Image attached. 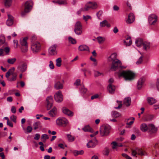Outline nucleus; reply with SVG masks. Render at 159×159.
Segmentation results:
<instances>
[{"label":"nucleus","mask_w":159,"mask_h":159,"mask_svg":"<svg viewBox=\"0 0 159 159\" xmlns=\"http://www.w3.org/2000/svg\"><path fill=\"white\" fill-rule=\"evenodd\" d=\"M122 156L126 158V159H132L130 157L125 153H123L122 154Z\"/></svg>","instance_id":"obj_57"},{"label":"nucleus","mask_w":159,"mask_h":159,"mask_svg":"<svg viewBox=\"0 0 159 159\" xmlns=\"http://www.w3.org/2000/svg\"><path fill=\"white\" fill-rule=\"evenodd\" d=\"M82 129L85 132H90L91 133L93 132V129L89 125L85 126Z\"/></svg>","instance_id":"obj_31"},{"label":"nucleus","mask_w":159,"mask_h":159,"mask_svg":"<svg viewBox=\"0 0 159 159\" xmlns=\"http://www.w3.org/2000/svg\"><path fill=\"white\" fill-rule=\"evenodd\" d=\"M134 19L135 18L134 14L133 13H130L128 16V19L126 20V23L131 24L134 21Z\"/></svg>","instance_id":"obj_17"},{"label":"nucleus","mask_w":159,"mask_h":159,"mask_svg":"<svg viewBox=\"0 0 159 159\" xmlns=\"http://www.w3.org/2000/svg\"><path fill=\"white\" fill-rule=\"evenodd\" d=\"M40 125V122H37L34 123V129L36 130L39 128V126Z\"/></svg>","instance_id":"obj_48"},{"label":"nucleus","mask_w":159,"mask_h":159,"mask_svg":"<svg viewBox=\"0 0 159 159\" xmlns=\"http://www.w3.org/2000/svg\"><path fill=\"white\" fill-rule=\"evenodd\" d=\"M145 79L143 78H140L139 79L137 83V88L138 89H141L144 83Z\"/></svg>","instance_id":"obj_15"},{"label":"nucleus","mask_w":159,"mask_h":159,"mask_svg":"<svg viewBox=\"0 0 159 159\" xmlns=\"http://www.w3.org/2000/svg\"><path fill=\"white\" fill-rule=\"evenodd\" d=\"M121 63L120 60L118 59L116 60L113 62H112L111 69L113 70H115L119 67L122 68H125L126 67L121 66Z\"/></svg>","instance_id":"obj_7"},{"label":"nucleus","mask_w":159,"mask_h":159,"mask_svg":"<svg viewBox=\"0 0 159 159\" xmlns=\"http://www.w3.org/2000/svg\"><path fill=\"white\" fill-rule=\"evenodd\" d=\"M57 45H53L50 47L49 49V53L51 55H54L57 54L56 48Z\"/></svg>","instance_id":"obj_14"},{"label":"nucleus","mask_w":159,"mask_h":159,"mask_svg":"<svg viewBox=\"0 0 159 159\" xmlns=\"http://www.w3.org/2000/svg\"><path fill=\"white\" fill-rule=\"evenodd\" d=\"M75 33L78 35H81L82 33V25L80 21H77L76 23L74 29Z\"/></svg>","instance_id":"obj_8"},{"label":"nucleus","mask_w":159,"mask_h":159,"mask_svg":"<svg viewBox=\"0 0 159 159\" xmlns=\"http://www.w3.org/2000/svg\"><path fill=\"white\" fill-rule=\"evenodd\" d=\"M102 13V12L101 11H99L97 13L96 15L98 18H99L101 16Z\"/></svg>","instance_id":"obj_60"},{"label":"nucleus","mask_w":159,"mask_h":159,"mask_svg":"<svg viewBox=\"0 0 159 159\" xmlns=\"http://www.w3.org/2000/svg\"><path fill=\"white\" fill-rule=\"evenodd\" d=\"M40 137V135L39 134H36L35 135L34 139L36 140H38L39 139Z\"/></svg>","instance_id":"obj_58"},{"label":"nucleus","mask_w":159,"mask_h":159,"mask_svg":"<svg viewBox=\"0 0 159 159\" xmlns=\"http://www.w3.org/2000/svg\"><path fill=\"white\" fill-rule=\"evenodd\" d=\"M143 43L142 40L141 39H138L136 40L135 43L137 47L141 46Z\"/></svg>","instance_id":"obj_34"},{"label":"nucleus","mask_w":159,"mask_h":159,"mask_svg":"<svg viewBox=\"0 0 159 159\" xmlns=\"http://www.w3.org/2000/svg\"><path fill=\"white\" fill-rule=\"evenodd\" d=\"M28 39V37H25L22 39H21L20 40V43L21 45L23 46H24L25 48V50H22V51L24 52H26L27 50L28 43L27 40Z\"/></svg>","instance_id":"obj_12"},{"label":"nucleus","mask_w":159,"mask_h":159,"mask_svg":"<svg viewBox=\"0 0 159 159\" xmlns=\"http://www.w3.org/2000/svg\"><path fill=\"white\" fill-rule=\"evenodd\" d=\"M80 84V80L79 79L76 80L75 82L74 83V85L78 86Z\"/></svg>","instance_id":"obj_51"},{"label":"nucleus","mask_w":159,"mask_h":159,"mask_svg":"<svg viewBox=\"0 0 159 159\" xmlns=\"http://www.w3.org/2000/svg\"><path fill=\"white\" fill-rule=\"evenodd\" d=\"M148 129L152 133H155L157 130V128L152 124H150L148 125Z\"/></svg>","instance_id":"obj_19"},{"label":"nucleus","mask_w":159,"mask_h":159,"mask_svg":"<svg viewBox=\"0 0 159 159\" xmlns=\"http://www.w3.org/2000/svg\"><path fill=\"white\" fill-rule=\"evenodd\" d=\"M118 29L116 27H115L114 28L113 31L114 33L116 34L118 32Z\"/></svg>","instance_id":"obj_63"},{"label":"nucleus","mask_w":159,"mask_h":159,"mask_svg":"<svg viewBox=\"0 0 159 159\" xmlns=\"http://www.w3.org/2000/svg\"><path fill=\"white\" fill-rule=\"evenodd\" d=\"M88 148H93L96 146V144L93 142L92 141H90L87 145Z\"/></svg>","instance_id":"obj_37"},{"label":"nucleus","mask_w":159,"mask_h":159,"mask_svg":"<svg viewBox=\"0 0 159 159\" xmlns=\"http://www.w3.org/2000/svg\"><path fill=\"white\" fill-rule=\"evenodd\" d=\"M156 85H157V89L159 90V78L157 79Z\"/></svg>","instance_id":"obj_64"},{"label":"nucleus","mask_w":159,"mask_h":159,"mask_svg":"<svg viewBox=\"0 0 159 159\" xmlns=\"http://www.w3.org/2000/svg\"><path fill=\"white\" fill-rule=\"evenodd\" d=\"M33 5V2L31 0L27 1L25 2L24 10L21 13V15L22 16H24L26 13L30 11L32 8Z\"/></svg>","instance_id":"obj_4"},{"label":"nucleus","mask_w":159,"mask_h":159,"mask_svg":"<svg viewBox=\"0 0 159 159\" xmlns=\"http://www.w3.org/2000/svg\"><path fill=\"white\" fill-rule=\"evenodd\" d=\"M83 18L85 21H87L88 19H91V17L89 15H87L86 16L84 15L83 16Z\"/></svg>","instance_id":"obj_49"},{"label":"nucleus","mask_w":159,"mask_h":159,"mask_svg":"<svg viewBox=\"0 0 159 159\" xmlns=\"http://www.w3.org/2000/svg\"><path fill=\"white\" fill-rule=\"evenodd\" d=\"M41 139H43L46 140L49 139L48 136L47 134H43L42 135Z\"/></svg>","instance_id":"obj_52"},{"label":"nucleus","mask_w":159,"mask_h":159,"mask_svg":"<svg viewBox=\"0 0 159 159\" xmlns=\"http://www.w3.org/2000/svg\"><path fill=\"white\" fill-rule=\"evenodd\" d=\"M99 95L98 94H96L92 96L91 97V99H97L99 98Z\"/></svg>","instance_id":"obj_54"},{"label":"nucleus","mask_w":159,"mask_h":159,"mask_svg":"<svg viewBox=\"0 0 159 159\" xmlns=\"http://www.w3.org/2000/svg\"><path fill=\"white\" fill-rule=\"evenodd\" d=\"M57 114V108L54 107L52 110L49 112V115L52 117L54 116Z\"/></svg>","instance_id":"obj_28"},{"label":"nucleus","mask_w":159,"mask_h":159,"mask_svg":"<svg viewBox=\"0 0 159 159\" xmlns=\"http://www.w3.org/2000/svg\"><path fill=\"white\" fill-rule=\"evenodd\" d=\"M119 77L123 76L125 80L131 81L134 80L135 76V74L131 71L123 70L119 73Z\"/></svg>","instance_id":"obj_1"},{"label":"nucleus","mask_w":159,"mask_h":159,"mask_svg":"<svg viewBox=\"0 0 159 159\" xmlns=\"http://www.w3.org/2000/svg\"><path fill=\"white\" fill-rule=\"evenodd\" d=\"M67 137L68 141L70 142H72L75 140V137L70 134H67Z\"/></svg>","instance_id":"obj_42"},{"label":"nucleus","mask_w":159,"mask_h":159,"mask_svg":"<svg viewBox=\"0 0 159 159\" xmlns=\"http://www.w3.org/2000/svg\"><path fill=\"white\" fill-rule=\"evenodd\" d=\"M13 17L11 15H8V19L6 21V24L7 25L10 26L13 23Z\"/></svg>","instance_id":"obj_16"},{"label":"nucleus","mask_w":159,"mask_h":159,"mask_svg":"<svg viewBox=\"0 0 159 159\" xmlns=\"http://www.w3.org/2000/svg\"><path fill=\"white\" fill-rule=\"evenodd\" d=\"M16 61V59L15 58L8 59L7 60V62L11 64H13Z\"/></svg>","instance_id":"obj_40"},{"label":"nucleus","mask_w":159,"mask_h":159,"mask_svg":"<svg viewBox=\"0 0 159 159\" xmlns=\"http://www.w3.org/2000/svg\"><path fill=\"white\" fill-rule=\"evenodd\" d=\"M54 96L55 99H63V95H62L61 92V91H59L56 93L54 95Z\"/></svg>","instance_id":"obj_20"},{"label":"nucleus","mask_w":159,"mask_h":159,"mask_svg":"<svg viewBox=\"0 0 159 159\" xmlns=\"http://www.w3.org/2000/svg\"><path fill=\"white\" fill-rule=\"evenodd\" d=\"M140 129L142 131L145 132L148 129V126L145 124H143L141 125Z\"/></svg>","instance_id":"obj_30"},{"label":"nucleus","mask_w":159,"mask_h":159,"mask_svg":"<svg viewBox=\"0 0 159 159\" xmlns=\"http://www.w3.org/2000/svg\"><path fill=\"white\" fill-rule=\"evenodd\" d=\"M141 156H145L147 153L145 152L142 148H136L134 149H132V155L134 156H136V155Z\"/></svg>","instance_id":"obj_6"},{"label":"nucleus","mask_w":159,"mask_h":159,"mask_svg":"<svg viewBox=\"0 0 159 159\" xmlns=\"http://www.w3.org/2000/svg\"><path fill=\"white\" fill-rule=\"evenodd\" d=\"M157 16L155 14H152L148 16V22L150 25H155L157 21Z\"/></svg>","instance_id":"obj_11"},{"label":"nucleus","mask_w":159,"mask_h":159,"mask_svg":"<svg viewBox=\"0 0 159 159\" xmlns=\"http://www.w3.org/2000/svg\"><path fill=\"white\" fill-rule=\"evenodd\" d=\"M10 119L15 123L16 122V116L15 115H12L10 116Z\"/></svg>","instance_id":"obj_47"},{"label":"nucleus","mask_w":159,"mask_h":159,"mask_svg":"<svg viewBox=\"0 0 159 159\" xmlns=\"http://www.w3.org/2000/svg\"><path fill=\"white\" fill-rule=\"evenodd\" d=\"M26 129L28 132L30 133L32 130V128L30 126H28L27 127Z\"/></svg>","instance_id":"obj_59"},{"label":"nucleus","mask_w":159,"mask_h":159,"mask_svg":"<svg viewBox=\"0 0 159 159\" xmlns=\"http://www.w3.org/2000/svg\"><path fill=\"white\" fill-rule=\"evenodd\" d=\"M97 40L99 43H102L105 40V39L102 37H97Z\"/></svg>","instance_id":"obj_45"},{"label":"nucleus","mask_w":159,"mask_h":159,"mask_svg":"<svg viewBox=\"0 0 159 159\" xmlns=\"http://www.w3.org/2000/svg\"><path fill=\"white\" fill-rule=\"evenodd\" d=\"M116 102L117 103L118 105V106L115 107V108L116 109H119L122 107L123 105V104L122 103V102L121 101L117 100Z\"/></svg>","instance_id":"obj_43"},{"label":"nucleus","mask_w":159,"mask_h":159,"mask_svg":"<svg viewBox=\"0 0 159 159\" xmlns=\"http://www.w3.org/2000/svg\"><path fill=\"white\" fill-rule=\"evenodd\" d=\"M143 48L145 50L150 49V43L148 41H145L143 43Z\"/></svg>","instance_id":"obj_22"},{"label":"nucleus","mask_w":159,"mask_h":159,"mask_svg":"<svg viewBox=\"0 0 159 159\" xmlns=\"http://www.w3.org/2000/svg\"><path fill=\"white\" fill-rule=\"evenodd\" d=\"M131 100H124L123 104L127 107L129 106L131 104Z\"/></svg>","instance_id":"obj_41"},{"label":"nucleus","mask_w":159,"mask_h":159,"mask_svg":"<svg viewBox=\"0 0 159 159\" xmlns=\"http://www.w3.org/2000/svg\"><path fill=\"white\" fill-rule=\"evenodd\" d=\"M100 25L101 27H105V26L107 27H110L111 26L109 24L108 22L106 20H104L100 23Z\"/></svg>","instance_id":"obj_27"},{"label":"nucleus","mask_w":159,"mask_h":159,"mask_svg":"<svg viewBox=\"0 0 159 159\" xmlns=\"http://www.w3.org/2000/svg\"><path fill=\"white\" fill-rule=\"evenodd\" d=\"M108 89L110 93H113L115 91V87L112 84H109L108 87Z\"/></svg>","instance_id":"obj_25"},{"label":"nucleus","mask_w":159,"mask_h":159,"mask_svg":"<svg viewBox=\"0 0 159 159\" xmlns=\"http://www.w3.org/2000/svg\"><path fill=\"white\" fill-rule=\"evenodd\" d=\"M47 107L48 110H49L53 105L52 100H46Z\"/></svg>","instance_id":"obj_26"},{"label":"nucleus","mask_w":159,"mask_h":159,"mask_svg":"<svg viewBox=\"0 0 159 159\" xmlns=\"http://www.w3.org/2000/svg\"><path fill=\"white\" fill-rule=\"evenodd\" d=\"M72 153L75 156H76L78 155H82L83 154L84 151L82 150L80 151L74 150L72 151Z\"/></svg>","instance_id":"obj_29"},{"label":"nucleus","mask_w":159,"mask_h":159,"mask_svg":"<svg viewBox=\"0 0 159 159\" xmlns=\"http://www.w3.org/2000/svg\"><path fill=\"white\" fill-rule=\"evenodd\" d=\"M69 123L68 120L64 117H61L57 118L56 120V123L60 126L65 127Z\"/></svg>","instance_id":"obj_5"},{"label":"nucleus","mask_w":159,"mask_h":159,"mask_svg":"<svg viewBox=\"0 0 159 159\" xmlns=\"http://www.w3.org/2000/svg\"><path fill=\"white\" fill-rule=\"evenodd\" d=\"M5 41V39L3 35L0 36V46L4 43Z\"/></svg>","instance_id":"obj_39"},{"label":"nucleus","mask_w":159,"mask_h":159,"mask_svg":"<svg viewBox=\"0 0 159 159\" xmlns=\"http://www.w3.org/2000/svg\"><path fill=\"white\" fill-rule=\"evenodd\" d=\"M111 116L113 117L117 118L120 116V114L118 112L113 111L111 112Z\"/></svg>","instance_id":"obj_32"},{"label":"nucleus","mask_w":159,"mask_h":159,"mask_svg":"<svg viewBox=\"0 0 159 159\" xmlns=\"http://www.w3.org/2000/svg\"><path fill=\"white\" fill-rule=\"evenodd\" d=\"M111 144L113 145V146L112 147L113 149H115L117 147V143L116 142H113L111 143Z\"/></svg>","instance_id":"obj_55"},{"label":"nucleus","mask_w":159,"mask_h":159,"mask_svg":"<svg viewBox=\"0 0 159 159\" xmlns=\"http://www.w3.org/2000/svg\"><path fill=\"white\" fill-rule=\"evenodd\" d=\"M61 111L64 114L68 116H72L74 115L73 112L66 107H62L61 108Z\"/></svg>","instance_id":"obj_13"},{"label":"nucleus","mask_w":159,"mask_h":159,"mask_svg":"<svg viewBox=\"0 0 159 159\" xmlns=\"http://www.w3.org/2000/svg\"><path fill=\"white\" fill-rule=\"evenodd\" d=\"M7 125L10 126L11 127H13V124L11 122H10V121H7Z\"/></svg>","instance_id":"obj_62"},{"label":"nucleus","mask_w":159,"mask_h":159,"mask_svg":"<svg viewBox=\"0 0 159 159\" xmlns=\"http://www.w3.org/2000/svg\"><path fill=\"white\" fill-rule=\"evenodd\" d=\"M56 65L57 67H60L61 65L62 60L61 57L58 58L56 60Z\"/></svg>","instance_id":"obj_35"},{"label":"nucleus","mask_w":159,"mask_h":159,"mask_svg":"<svg viewBox=\"0 0 159 159\" xmlns=\"http://www.w3.org/2000/svg\"><path fill=\"white\" fill-rule=\"evenodd\" d=\"M12 0H5L4 5L6 7H10L12 4Z\"/></svg>","instance_id":"obj_33"},{"label":"nucleus","mask_w":159,"mask_h":159,"mask_svg":"<svg viewBox=\"0 0 159 159\" xmlns=\"http://www.w3.org/2000/svg\"><path fill=\"white\" fill-rule=\"evenodd\" d=\"M143 61V57L142 56L140 57L139 58L138 60L136 62L137 64H140Z\"/></svg>","instance_id":"obj_53"},{"label":"nucleus","mask_w":159,"mask_h":159,"mask_svg":"<svg viewBox=\"0 0 159 159\" xmlns=\"http://www.w3.org/2000/svg\"><path fill=\"white\" fill-rule=\"evenodd\" d=\"M18 69L22 72L25 71L27 69V65L26 63H24L18 67Z\"/></svg>","instance_id":"obj_18"},{"label":"nucleus","mask_w":159,"mask_h":159,"mask_svg":"<svg viewBox=\"0 0 159 159\" xmlns=\"http://www.w3.org/2000/svg\"><path fill=\"white\" fill-rule=\"evenodd\" d=\"M40 44L38 42L32 43L31 45V49L32 52L34 53L38 52L40 49Z\"/></svg>","instance_id":"obj_9"},{"label":"nucleus","mask_w":159,"mask_h":159,"mask_svg":"<svg viewBox=\"0 0 159 159\" xmlns=\"http://www.w3.org/2000/svg\"><path fill=\"white\" fill-rule=\"evenodd\" d=\"M11 111L13 113H16V110L15 107L12 106L11 107Z\"/></svg>","instance_id":"obj_61"},{"label":"nucleus","mask_w":159,"mask_h":159,"mask_svg":"<svg viewBox=\"0 0 159 159\" xmlns=\"http://www.w3.org/2000/svg\"><path fill=\"white\" fill-rule=\"evenodd\" d=\"M63 88V84L59 81L56 82L54 84V88L56 89H62Z\"/></svg>","instance_id":"obj_23"},{"label":"nucleus","mask_w":159,"mask_h":159,"mask_svg":"<svg viewBox=\"0 0 159 159\" xmlns=\"http://www.w3.org/2000/svg\"><path fill=\"white\" fill-rule=\"evenodd\" d=\"M52 2L54 3H58L59 5H65L67 4V2L65 0H58L57 1H53Z\"/></svg>","instance_id":"obj_36"},{"label":"nucleus","mask_w":159,"mask_h":159,"mask_svg":"<svg viewBox=\"0 0 159 159\" xmlns=\"http://www.w3.org/2000/svg\"><path fill=\"white\" fill-rule=\"evenodd\" d=\"M68 39L69 42L72 44H74L76 43V40L71 37H69L68 38Z\"/></svg>","instance_id":"obj_44"},{"label":"nucleus","mask_w":159,"mask_h":159,"mask_svg":"<svg viewBox=\"0 0 159 159\" xmlns=\"http://www.w3.org/2000/svg\"><path fill=\"white\" fill-rule=\"evenodd\" d=\"M94 75L95 77H98L101 75H103L102 73L98 71H95L94 72Z\"/></svg>","instance_id":"obj_46"},{"label":"nucleus","mask_w":159,"mask_h":159,"mask_svg":"<svg viewBox=\"0 0 159 159\" xmlns=\"http://www.w3.org/2000/svg\"><path fill=\"white\" fill-rule=\"evenodd\" d=\"M49 66L50 68L51 69H53L54 68V66L53 65V62L52 61H50L49 62Z\"/></svg>","instance_id":"obj_56"},{"label":"nucleus","mask_w":159,"mask_h":159,"mask_svg":"<svg viewBox=\"0 0 159 159\" xmlns=\"http://www.w3.org/2000/svg\"><path fill=\"white\" fill-rule=\"evenodd\" d=\"M80 90L81 93L84 94L87 92V89L85 88L84 86H82L80 88Z\"/></svg>","instance_id":"obj_38"},{"label":"nucleus","mask_w":159,"mask_h":159,"mask_svg":"<svg viewBox=\"0 0 159 159\" xmlns=\"http://www.w3.org/2000/svg\"><path fill=\"white\" fill-rule=\"evenodd\" d=\"M79 50L80 51H89V47L85 45H80L79 47Z\"/></svg>","instance_id":"obj_24"},{"label":"nucleus","mask_w":159,"mask_h":159,"mask_svg":"<svg viewBox=\"0 0 159 159\" xmlns=\"http://www.w3.org/2000/svg\"><path fill=\"white\" fill-rule=\"evenodd\" d=\"M117 54L116 53H112L108 58V60L109 61L113 62L116 60L118 59L116 58Z\"/></svg>","instance_id":"obj_21"},{"label":"nucleus","mask_w":159,"mask_h":159,"mask_svg":"<svg viewBox=\"0 0 159 159\" xmlns=\"http://www.w3.org/2000/svg\"><path fill=\"white\" fill-rule=\"evenodd\" d=\"M148 103L149 105H153L156 102V100H147Z\"/></svg>","instance_id":"obj_50"},{"label":"nucleus","mask_w":159,"mask_h":159,"mask_svg":"<svg viewBox=\"0 0 159 159\" xmlns=\"http://www.w3.org/2000/svg\"><path fill=\"white\" fill-rule=\"evenodd\" d=\"M15 69L14 67H13L9 69L6 74V77L9 81H14L16 80L17 74V73L14 72Z\"/></svg>","instance_id":"obj_2"},{"label":"nucleus","mask_w":159,"mask_h":159,"mask_svg":"<svg viewBox=\"0 0 159 159\" xmlns=\"http://www.w3.org/2000/svg\"><path fill=\"white\" fill-rule=\"evenodd\" d=\"M111 127L108 125H103L100 128V132L101 136H103L108 135L110 132Z\"/></svg>","instance_id":"obj_3"},{"label":"nucleus","mask_w":159,"mask_h":159,"mask_svg":"<svg viewBox=\"0 0 159 159\" xmlns=\"http://www.w3.org/2000/svg\"><path fill=\"white\" fill-rule=\"evenodd\" d=\"M97 7V5L96 2H89L86 4L83 11H87L90 9H95Z\"/></svg>","instance_id":"obj_10"}]
</instances>
